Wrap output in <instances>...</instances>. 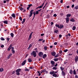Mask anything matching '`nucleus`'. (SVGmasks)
I'll return each instance as SVG.
<instances>
[{
    "label": "nucleus",
    "instance_id": "nucleus-1",
    "mask_svg": "<svg viewBox=\"0 0 78 78\" xmlns=\"http://www.w3.org/2000/svg\"><path fill=\"white\" fill-rule=\"evenodd\" d=\"M21 71V69H19L16 70V74L17 75H20V72Z\"/></svg>",
    "mask_w": 78,
    "mask_h": 78
},
{
    "label": "nucleus",
    "instance_id": "nucleus-2",
    "mask_svg": "<svg viewBox=\"0 0 78 78\" xmlns=\"http://www.w3.org/2000/svg\"><path fill=\"white\" fill-rule=\"evenodd\" d=\"M31 55H34V57H36V55H37V54L36 51H33V52L31 53Z\"/></svg>",
    "mask_w": 78,
    "mask_h": 78
},
{
    "label": "nucleus",
    "instance_id": "nucleus-3",
    "mask_svg": "<svg viewBox=\"0 0 78 78\" xmlns=\"http://www.w3.org/2000/svg\"><path fill=\"white\" fill-rule=\"evenodd\" d=\"M19 8L21 11H23V12H26V10L23 9V8H22V7H19Z\"/></svg>",
    "mask_w": 78,
    "mask_h": 78
},
{
    "label": "nucleus",
    "instance_id": "nucleus-4",
    "mask_svg": "<svg viewBox=\"0 0 78 78\" xmlns=\"http://www.w3.org/2000/svg\"><path fill=\"white\" fill-rule=\"evenodd\" d=\"M44 54H43V53L42 52H40L38 53V55L40 58H42V55H43Z\"/></svg>",
    "mask_w": 78,
    "mask_h": 78
},
{
    "label": "nucleus",
    "instance_id": "nucleus-5",
    "mask_svg": "<svg viewBox=\"0 0 78 78\" xmlns=\"http://www.w3.org/2000/svg\"><path fill=\"white\" fill-rule=\"evenodd\" d=\"M14 47H12V49H11V51L13 53V54H15V53L16 52L15 51V50H14Z\"/></svg>",
    "mask_w": 78,
    "mask_h": 78
},
{
    "label": "nucleus",
    "instance_id": "nucleus-6",
    "mask_svg": "<svg viewBox=\"0 0 78 78\" xmlns=\"http://www.w3.org/2000/svg\"><path fill=\"white\" fill-rule=\"evenodd\" d=\"M33 11H34V10H32L30 11V14L29 16V17H31L32 16V15H33Z\"/></svg>",
    "mask_w": 78,
    "mask_h": 78
},
{
    "label": "nucleus",
    "instance_id": "nucleus-7",
    "mask_svg": "<svg viewBox=\"0 0 78 78\" xmlns=\"http://www.w3.org/2000/svg\"><path fill=\"white\" fill-rule=\"evenodd\" d=\"M12 44H11L10 45L9 47L7 49V50H8V51H9V50H11V49L12 47Z\"/></svg>",
    "mask_w": 78,
    "mask_h": 78
},
{
    "label": "nucleus",
    "instance_id": "nucleus-8",
    "mask_svg": "<svg viewBox=\"0 0 78 78\" xmlns=\"http://www.w3.org/2000/svg\"><path fill=\"white\" fill-rule=\"evenodd\" d=\"M51 54L52 56H55V55H56V52H51Z\"/></svg>",
    "mask_w": 78,
    "mask_h": 78
},
{
    "label": "nucleus",
    "instance_id": "nucleus-9",
    "mask_svg": "<svg viewBox=\"0 0 78 78\" xmlns=\"http://www.w3.org/2000/svg\"><path fill=\"white\" fill-rule=\"evenodd\" d=\"M66 23H69V18L68 17H66Z\"/></svg>",
    "mask_w": 78,
    "mask_h": 78
},
{
    "label": "nucleus",
    "instance_id": "nucleus-10",
    "mask_svg": "<svg viewBox=\"0 0 78 78\" xmlns=\"http://www.w3.org/2000/svg\"><path fill=\"white\" fill-rule=\"evenodd\" d=\"M78 56H76L75 58V62H78Z\"/></svg>",
    "mask_w": 78,
    "mask_h": 78
},
{
    "label": "nucleus",
    "instance_id": "nucleus-11",
    "mask_svg": "<svg viewBox=\"0 0 78 78\" xmlns=\"http://www.w3.org/2000/svg\"><path fill=\"white\" fill-rule=\"evenodd\" d=\"M25 63H26V60H25L22 63V64H21L22 66H24V65H25Z\"/></svg>",
    "mask_w": 78,
    "mask_h": 78
},
{
    "label": "nucleus",
    "instance_id": "nucleus-12",
    "mask_svg": "<svg viewBox=\"0 0 78 78\" xmlns=\"http://www.w3.org/2000/svg\"><path fill=\"white\" fill-rule=\"evenodd\" d=\"M70 22H75V19H73V18H71L70 20Z\"/></svg>",
    "mask_w": 78,
    "mask_h": 78
},
{
    "label": "nucleus",
    "instance_id": "nucleus-13",
    "mask_svg": "<svg viewBox=\"0 0 78 78\" xmlns=\"http://www.w3.org/2000/svg\"><path fill=\"white\" fill-rule=\"evenodd\" d=\"M62 75H63V76H65L66 75V73L64 71H62Z\"/></svg>",
    "mask_w": 78,
    "mask_h": 78
},
{
    "label": "nucleus",
    "instance_id": "nucleus-14",
    "mask_svg": "<svg viewBox=\"0 0 78 78\" xmlns=\"http://www.w3.org/2000/svg\"><path fill=\"white\" fill-rule=\"evenodd\" d=\"M46 57H47V54H44L43 56V59H45V58H46Z\"/></svg>",
    "mask_w": 78,
    "mask_h": 78
},
{
    "label": "nucleus",
    "instance_id": "nucleus-15",
    "mask_svg": "<svg viewBox=\"0 0 78 78\" xmlns=\"http://www.w3.org/2000/svg\"><path fill=\"white\" fill-rule=\"evenodd\" d=\"M52 76H54V77H58V75L56 74H53Z\"/></svg>",
    "mask_w": 78,
    "mask_h": 78
},
{
    "label": "nucleus",
    "instance_id": "nucleus-16",
    "mask_svg": "<svg viewBox=\"0 0 78 78\" xmlns=\"http://www.w3.org/2000/svg\"><path fill=\"white\" fill-rule=\"evenodd\" d=\"M51 63L52 65H54L55 64V62L53 61H51Z\"/></svg>",
    "mask_w": 78,
    "mask_h": 78
},
{
    "label": "nucleus",
    "instance_id": "nucleus-17",
    "mask_svg": "<svg viewBox=\"0 0 78 78\" xmlns=\"http://www.w3.org/2000/svg\"><path fill=\"white\" fill-rule=\"evenodd\" d=\"M12 17H13V18H16V15H15V14L14 13H13L11 15Z\"/></svg>",
    "mask_w": 78,
    "mask_h": 78
},
{
    "label": "nucleus",
    "instance_id": "nucleus-18",
    "mask_svg": "<svg viewBox=\"0 0 78 78\" xmlns=\"http://www.w3.org/2000/svg\"><path fill=\"white\" fill-rule=\"evenodd\" d=\"M11 56H12V53L10 54L8 56V59H9V58H10V57H11Z\"/></svg>",
    "mask_w": 78,
    "mask_h": 78
},
{
    "label": "nucleus",
    "instance_id": "nucleus-19",
    "mask_svg": "<svg viewBox=\"0 0 78 78\" xmlns=\"http://www.w3.org/2000/svg\"><path fill=\"white\" fill-rule=\"evenodd\" d=\"M62 28H64V25H60V29H62Z\"/></svg>",
    "mask_w": 78,
    "mask_h": 78
},
{
    "label": "nucleus",
    "instance_id": "nucleus-20",
    "mask_svg": "<svg viewBox=\"0 0 78 78\" xmlns=\"http://www.w3.org/2000/svg\"><path fill=\"white\" fill-rule=\"evenodd\" d=\"M58 58H55L54 59V61L55 62H56V61H58Z\"/></svg>",
    "mask_w": 78,
    "mask_h": 78
},
{
    "label": "nucleus",
    "instance_id": "nucleus-21",
    "mask_svg": "<svg viewBox=\"0 0 78 78\" xmlns=\"http://www.w3.org/2000/svg\"><path fill=\"white\" fill-rule=\"evenodd\" d=\"M28 61L29 62H32V60L30 58H28Z\"/></svg>",
    "mask_w": 78,
    "mask_h": 78
},
{
    "label": "nucleus",
    "instance_id": "nucleus-22",
    "mask_svg": "<svg viewBox=\"0 0 78 78\" xmlns=\"http://www.w3.org/2000/svg\"><path fill=\"white\" fill-rule=\"evenodd\" d=\"M55 27H58V28H60V26H59V25L58 24H55Z\"/></svg>",
    "mask_w": 78,
    "mask_h": 78
},
{
    "label": "nucleus",
    "instance_id": "nucleus-23",
    "mask_svg": "<svg viewBox=\"0 0 78 78\" xmlns=\"http://www.w3.org/2000/svg\"><path fill=\"white\" fill-rule=\"evenodd\" d=\"M32 47V44H31L29 45V46L28 49L29 50H30V48H31V47Z\"/></svg>",
    "mask_w": 78,
    "mask_h": 78
},
{
    "label": "nucleus",
    "instance_id": "nucleus-24",
    "mask_svg": "<svg viewBox=\"0 0 78 78\" xmlns=\"http://www.w3.org/2000/svg\"><path fill=\"white\" fill-rule=\"evenodd\" d=\"M59 53L60 54V56H61L62 55V50H61L59 51Z\"/></svg>",
    "mask_w": 78,
    "mask_h": 78
},
{
    "label": "nucleus",
    "instance_id": "nucleus-25",
    "mask_svg": "<svg viewBox=\"0 0 78 78\" xmlns=\"http://www.w3.org/2000/svg\"><path fill=\"white\" fill-rule=\"evenodd\" d=\"M70 16H71V14H68L66 15L67 17H70Z\"/></svg>",
    "mask_w": 78,
    "mask_h": 78
},
{
    "label": "nucleus",
    "instance_id": "nucleus-26",
    "mask_svg": "<svg viewBox=\"0 0 78 78\" xmlns=\"http://www.w3.org/2000/svg\"><path fill=\"white\" fill-rule=\"evenodd\" d=\"M69 73H70V74H72L73 73V71H72V69L70 70L69 71Z\"/></svg>",
    "mask_w": 78,
    "mask_h": 78
},
{
    "label": "nucleus",
    "instance_id": "nucleus-27",
    "mask_svg": "<svg viewBox=\"0 0 78 78\" xmlns=\"http://www.w3.org/2000/svg\"><path fill=\"white\" fill-rule=\"evenodd\" d=\"M73 73L74 75H76V70H74L73 71Z\"/></svg>",
    "mask_w": 78,
    "mask_h": 78
},
{
    "label": "nucleus",
    "instance_id": "nucleus-28",
    "mask_svg": "<svg viewBox=\"0 0 78 78\" xmlns=\"http://www.w3.org/2000/svg\"><path fill=\"white\" fill-rule=\"evenodd\" d=\"M60 69L61 70V71H63V70H64V68L62 67L61 66L60 67Z\"/></svg>",
    "mask_w": 78,
    "mask_h": 78
},
{
    "label": "nucleus",
    "instance_id": "nucleus-29",
    "mask_svg": "<svg viewBox=\"0 0 78 78\" xmlns=\"http://www.w3.org/2000/svg\"><path fill=\"white\" fill-rule=\"evenodd\" d=\"M59 57V54H57L56 56H55V58H58Z\"/></svg>",
    "mask_w": 78,
    "mask_h": 78
},
{
    "label": "nucleus",
    "instance_id": "nucleus-30",
    "mask_svg": "<svg viewBox=\"0 0 78 78\" xmlns=\"http://www.w3.org/2000/svg\"><path fill=\"white\" fill-rule=\"evenodd\" d=\"M10 35L12 37H14V34L12 33H11L10 34Z\"/></svg>",
    "mask_w": 78,
    "mask_h": 78
},
{
    "label": "nucleus",
    "instance_id": "nucleus-31",
    "mask_svg": "<svg viewBox=\"0 0 78 78\" xmlns=\"http://www.w3.org/2000/svg\"><path fill=\"white\" fill-rule=\"evenodd\" d=\"M74 9H78V6H76L74 8Z\"/></svg>",
    "mask_w": 78,
    "mask_h": 78
},
{
    "label": "nucleus",
    "instance_id": "nucleus-32",
    "mask_svg": "<svg viewBox=\"0 0 78 78\" xmlns=\"http://www.w3.org/2000/svg\"><path fill=\"white\" fill-rule=\"evenodd\" d=\"M3 22L5 24H8V21H3Z\"/></svg>",
    "mask_w": 78,
    "mask_h": 78
},
{
    "label": "nucleus",
    "instance_id": "nucleus-33",
    "mask_svg": "<svg viewBox=\"0 0 78 78\" xmlns=\"http://www.w3.org/2000/svg\"><path fill=\"white\" fill-rule=\"evenodd\" d=\"M68 51H69V50L68 49H65L64 50V52L65 53H66Z\"/></svg>",
    "mask_w": 78,
    "mask_h": 78
},
{
    "label": "nucleus",
    "instance_id": "nucleus-34",
    "mask_svg": "<svg viewBox=\"0 0 78 78\" xmlns=\"http://www.w3.org/2000/svg\"><path fill=\"white\" fill-rule=\"evenodd\" d=\"M44 50H47V46H45L44 47Z\"/></svg>",
    "mask_w": 78,
    "mask_h": 78
},
{
    "label": "nucleus",
    "instance_id": "nucleus-35",
    "mask_svg": "<svg viewBox=\"0 0 78 78\" xmlns=\"http://www.w3.org/2000/svg\"><path fill=\"white\" fill-rule=\"evenodd\" d=\"M4 70L3 69V68H1L0 69V72H3Z\"/></svg>",
    "mask_w": 78,
    "mask_h": 78
},
{
    "label": "nucleus",
    "instance_id": "nucleus-36",
    "mask_svg": "<svg viewBox=\"0 0 78 78\" xmlns=\"http://www.w3.org/2000/svg\"><path fill=\"white\" fill-rule=\"evenodd\" d=\"M58 59L59 61H62V59L61 57H59Z\"/></svg>",
    "mask_w": 78,
    "mask_h": 78
},
{
    "label": "nucleus",
    "instance_id": "nucleus-37",
    "mask_svg": "<svg viewBox=\"0 0 78 78\" xmlns=\"http://www.w3.org/2000/svg\"><path fill=\"white\" fill-rule=\"evenodd\" d=\"M25 71H26V72L27 71H28V72H29V71H30V69H25Z\"/></svg>",
    "mask_w": 78,
    "mask_h": 78
},
{
    "label": "nucleus",
    "instance_id": "nucleus-38",
    "mask_svg": "<svg viewBox=\"0 0 78 78\" xmlns=\"http://www.w3.org/2000/svg\"><path fill=\"white\" fill-rule=\"evenodd\" d=\"M75 29H76V27L75 26L73 27V30H75Z\"/></svg>",
    "mask_w": 78,
    "mask_h": 78
},
{
    "label": "nucleus",
    "instance_id": "nucleus-39",
    "mask_svg": "<svg viewBox=\"0 0 78 78\" xmlns=\"http://www.w3.org/2000/svg\"><path fill=\"white\" fill-rule=\"evenodd\" d=\"M58 32V30H55L54 31V33H57Z\"/></svg>",
    "mask_w": 78,
    "mask_h": 78
},
{
    "label": "nucleus",
    "instance_id": "nucleus-40",
    "mask_svg": "<svg viewBox=\"0 0 78 78\" xmlns=\"http://www.w3.org/2000/svg\"><path fill=\"white\" fill-rule=\"evenodd\" d=\"M0 39L2 41H5V39L3 37H1L0 38Z\"/></svg>",
    "mask_w": 78,
    "mask_h": 78
},
{
    "label": "nucleus",
    "instance_id": "nucleus-41",
    "mask_svg": "<svg viewBox=\"0 0 78 78\" xmlns=\"http://www.w3.org/2000/svg\"><path fill=\"white\" fill-rule=\"evenodd\" d=\"M32 36H30V35L29 36V37L28 38V40H30L31 39Z\"/></svg>",
    "mask_w": 78,
    "mask_h": 78
},
{
    "label": "nucleus",
    "instance_id": "nucleus-42",
    "mask_svg": "<svg viewBox=\"0 0 78 78\" xmlns=\"http://www.w3.org/2000/svg\"><path fill=\"white\" fill-rule=\"evenodd\" d=\"M68 44L67 43H64V45H66V46H67V45H68Z\"/></svg>",
    "mask_w": 78,
    "mask_h": 78
},
{
    "label": "nucleus",
    "instance_id": "nucleus-43",
    "mask_svg": "<svg viewBox=\"0 0 78 78\" xmlns=\"http://www.w3.org/2000/svg\"><path fill=\"white\" fill-rule=\"evenodd\" d=\"M28 6L30 8L31 6H33V5L32 4H29L28 5Z\"/></svg>",
    "mask_w": 78,
    "mask_h": 78
},
{
    "label": "nucleus",
    "instance_id": "nucleus-44",
    "mask_svg": "<svg viewBox=\"0 0 78 78\" xmlns=\"http://www.w3.org/2000/svg\"><path fill=\"white\" fill-rule=\"evenodd\" d=\"M52 69L53 70H56V69H57V68L56 67H54Z\"/></svg>",
    "mask_w": 78,
    "mask_h": 78
},
{
    "label": "nucleus",
    "instance_id": "nucleus-45",
    "mask_svg": "<svg viewBox=\"0 0 78 78\" xmlns=\"http://www.w3.org/2000/svg\"><path fill=\"white\" fill-rule=\"evenodd\" d=\"M43 39H39V40H38V42H41V41H43Z\"/></svg>",
    "mask_w": 78,
    "mask_h": 78
},
{
    "label": "nucleus",
    "instance_id": "nucleus-46",
    "mask_svg": "<svg viewBox=\"0 0 78 78\" xmlns=\"http://www.w3.org/2000/svg\"><path fill=\"white\" fill-rule=\"evenodd\" d=\"M50 73V74H51V75H53V71H51Z\"/></svg>",
    "mask_w": 78,
    "mask_h": 78
},
{
    "label": "nucleus",
    "instance_id": "nucleus-47",
    "mask_svg": "<svg viewBox=\"0 0 78 78\" xmlns=\"http://www.w3.org/2000/svg\"><path fill=\"white\" fill-rule=\"evenodd\" d=\"M19 19L21 20V21H22V17H19Z\"/></svg>",
    "mask_w": 78,
    "mask_h": 78
},
{
    "label": "nucleus",
    "instance_id": "nucleus-48",
    "mask_svg": "<svg viewBox=\"0 0 78 78\" xmlns=\"http://www.w3.org/2000/svg\"><path fill=\"white\" fill-rule=\"evenodd\" d=\"M39 14V12L37 10L36 12V14L37 15Z\"/></svg>",
    "mask_w": 78,
    "mask_h": 78
},
{
    "label": "nucleus",
    "instance_id": "nucleus-49",
    "mask_svg": "<svg viewBox=\"0 0 78 78\" xmlns=\"http://www.w3.org/2000/svg\"><path fill=\"white\" fill-rule=\"evenodd\" d=\"M33 14H34V17H35V15H36V13L35 12H34L33 13Z\"/></svg>",
    "mask_w": 78,
    "mask_h": 78
},
{
    "label": "nucleus",
    "instance_id": "nucleus-50",
    "mask_svg": "<svg viewBox=\"0 0 78 78\" xmlns=\"http://www.w3.org/2000/svg\"><path fill=\"white\" fill-rule=\"evenodd\" d=\"M60 15L61 16H64V14L62 13H60Z\"/></svg>",
    "mask_w": 78,
    "mask_h": 78
},
{
    "label": "nucleus",
    "instance_id": "nucleus-51",
    "mask_svg": "<svg viewBox=\"0 0 78 78\" xmlns=\"http://www.w3.org/2000/svg\"><path fill=\"white\" fill-rule=\"evenodd\" d=\"M53 16L54 17H56V16H57V15H56V14H54Z\"/></svg>",
    "mask_w": 78,
    "mask_h": 78
},
{
    "label": "nucleus",
    "instance_id": "nucleus-52",
    "mask_svg": "<svg viewBox=\"0 0 78 78\" xmlns=\"http://www.w3.org/2000/svg\"><path fill=\"white\" fill-rule=\"evenodd\" d=\"M33 32H32L30 34V36H32V34H33Z\"/></svg>",
    "mask_w": 78,
    "mask_h": 78
},
{
    "label": "nucleus",
    "instance_id": "nucleus-53",
    "mask_svg": "<svg viewBox=\"0 0 78 78\" xmlns=\"http://www.w3.org/2000/svg\"><path fill=\"white\" fill-rule=\"evenodd\" d=\"M72 55H73V54L69 53L68 55V56H72Z\"/></svg>",
    "mask_w": 78,
    "mask_h": 78
},
{
    "label": "nucleus",
    "instance_id": "nucleus-54",
    "mask_svg": "<svg viewBox=\"0 0 78 78\" xmlns=\"http://www.w3.org/2000/svg\"><path fill=\"white\" fill-rule=\"evenodd\" d=\"M6 39L7 41L8 42V41H9V40L10 39V38H7Z\"/></svg>",
    "mask_w": 78,
    "mask_h": 78
},
{
    "label": "nucleus",
    "instance_id": "nucleus-55",
    "mask_svg": "<svg viewBox=\"0 0 78 78\" xmlns=\"http://www.w3.org/2000/svg\"><path fill=\"white\" fill-rule=\"evenodd\" d=\"M1 47L2 48H3L4 47V45H2L1 46Z\"/></svg>",
    "mask_w": 78,
    "mask_h": 78
},
{
    "label": "nucleus",
    "instance_id": "nucleus-56",
    "mask_svg": "<svg viewBox=\"0 0 78 78\" xmlns=\"http://www.w3.org/2000/svg\"><path fill=\"white\" fill-rule=\"evenodd\" d=\"M74 6H75L74 4H73L72 5V8H74Z\"/></svg>",
    "mask_w": 78,
    "mask_h": 78
},
{
    "label": "nucleus",
    "instance_id": "nucleus-57",
    "mask_svg": "<svg viewBox=\"0 0 78 78\" xmlns=\"http://www.w3.org/2000/svg\"><path fill=\"white\" fill-rule=\"evenodd\" d=\"M62 37V35H61V34H60L59 35V38H61V37Z\"/></svg>",
    "mask_w": 78,
    "mask_h": 78
},
{
    "label": "nucleus",
    "instance_id": "nucleus-58",
    "mask_svg": "<svg viewBox=\"0 0 78 78\" xmlns=\"http://www.w3.org/2000/svg\"><path fill=\"white\" fill-rule=\"evenodd\" d=\"M44 34H41V36H44Z\"/></svg>",
    "mask_w": 78,
    "mask_h": 78
},
{
    "label": "nucleus",
    "instance_id": "nucleus-59",
    "mask_svg": "<svg viewBox=\"0 0 78 78\" xmlns=\"http://www.w3.org/2000/svg\"><path fill=\"white\" fill-rule=\"evenodd\" d=\"M63 2V0H61V1H60V3H62Z\"/></svg>",
    "mask_w": 78,
    "mask_h": 78
},
{
    "label": "nucleus",
    "instance_id": "nucleus-60",
    "mask_svg": "<svg viewBox=\"0 0 78 78\" xmlns=\"http://www.w3.org/2000/svg\"><path fill=\"white\" fill-rule=\"evenodd\" d=\"M27 10H29V9H30V7L29 6L27 8Z\"/></svg>",
    "mask_w": 78,
    "mask_h": 78
},
{
    "label": "nucleus",
    "instance_id": "nucleus-61",
    "mask_svg": "<svg viewBox=\"0 0 78 78\" xmlns=\"http://www.w3.org/2000/svg\"><path fill=\"white\" fill-rule=\"evenodd\" d=\"M75 78H78V76L77 75L75 76Z\"/></svg>",
    "mask_w": 78,
    "mask_h": 78
},
{
    "label": "nucleus",
    "instance_id": "nucleus-62",
    "mask_svg": "<svg viewBox=\"0 0 78 78\" xmlns=\"http://www.w3.org/2000/svg\"><path fill=\"white\" fill-rule=\"evenodd\" d=\"M54 45H57V42H55L54 43Z\"/></svg>",
    "mask_w": 78,
    "mask_h": 78
},
{
    "label": "nucleus",
    "instance_id": "nucleus-63",
    "mask_svg": "<svg viewBox=\"0 0 78 78\" xmlns=\"http://www.w3.org/2000/svg\"><path fill=\"white\" fill-rule=\"evenodd\" d=\"M46 72V70L45 69H44V70H43V72Z\"/></svg>",
    "mask_w": 78,
    "mask_h": 78
},
{
    "label": "nucleus",
    "instance_id": "nucleus-64",
    "mask_svg": "<svg viewBox=\"0 0 78 78\" xmlns=\"http://www.w3.org/2000/svg\"><path fill=\"white\" fill-rule=\"evenodd\" d=\"M15 72H16V71H13V72L12 74H14V73H15Z\"/></svg>",
    "mask_w": 78,
    "mask_h": 78
}]
</instances>
